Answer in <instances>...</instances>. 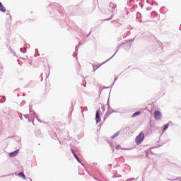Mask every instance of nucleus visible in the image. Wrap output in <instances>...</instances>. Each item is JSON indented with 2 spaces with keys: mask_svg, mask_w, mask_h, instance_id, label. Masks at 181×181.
<instances>
[{
  "mask_svg": "<svg viewBox=\"0 0 181 181\" xmlns=\"http://www.w3.org/2000/svg\"><path fill=\"white\" fill-rule=\"evenodd\" d=\"M118 135H119V132H117V133H115V135L112 136V139H114V138H116V136H118Z\"/></svg>",
  "mask_w": 181,
  "mask_h": 181,
  "instance_id": "9b49d317",
  "label": "nucleus"
},
{
  "mask_svg": "<svg viewBox=\"0 0 181 181\" xmlns=\"http://www.w3.org/2000/svg\"><path fill=\"white\" fill-rule=\"evenodd\" d=\"M74 158L76 159V160L79 163H81V161L80 160V158L77 156V155L74 154Z\"/></svg>",
  "mask_w": 181,
  "mask_h": 181,
  "instance_id": "9d476101",
  "label": "nucleus"
},
{
  "mask_svg": "<svg viewBox=\"0 0 181 181\" xmlns=\"http://www.w3.org/2000/svg\"><path fill=\"white\" fill-rule=\"evenodd\" d=\"M169 128V124H165L163 127V132L166 131Z\"/></svg>",
  "mask_w": 181,
  "mask_h": 181,
  "instance_id": "1a4fd4ad",
  "label": "nucleus"
},
{
  "mask_svg": "<svg viewBox=\"0 0 181 181\" xmlns=\"http://www.w3.org/2000/svg\"><path fill=\"white\" fill-rule=\"evenodd\" d=\"M108 117H111V112H107V113L105 115L104 119H107V118H108Z\"/></svg>",
  "mask_w": 181,
  "mask_h": 181,
  "instance_id": "6e6552de",
  "label": "nucleus"
},
{
  "mask_svg": "<svg viewBox=\"0 0 181 181\" xmlns=\"http://www.w3.org/2000/svg\"><path fill=\"white\" fill-rule=\"evenodd\" d=\"M0 11L1 12H6V8L2 5V3H0Z\"/></svg>",
  "mask_w": 181,
  "mask_h": 181,
  "instance_id": "39448f33",
  "label": "nucleus"
},
{
  "mask_svg": "<svg viewBox=\"0 0 181 181\" xmlns=\"http://www.w3.org/2000/svg\"><path fill=\"white\" fill-rule=\"evenodd\" d=\"M139 115H141V112H136L132 115V118H135V117H138Z\"/></svg>",
  "mask_w": 181,
  "mask_h": 181,
  "instance_id": "423d86ee",
  "label": "nucleus"
},
{
  "mask_svg": "<svg viewBox=\"0 0 181 181\" xmlns=\"http://www.w3.org/2000/svg\"><path fill=\"white\" fill-rule=\"evenodd\" d=\"M110 6H112V8H115V6H114L113 4H110Z\"/></svg>",
  "mask_w": 181,
  "mask_h": 181,
  "instance_id": "ddd939ff",
  "label": "nucleus"
},
{
  "mask_svg": "<svg viewBox=\"0 0 181 181\" xmlns=\"http://www.w3.org/2000/svg\"><path fill=\"white\" fill-rule=\"evenodd\" d=\"M154 118L155 119H162V113L159 110H156L154 112Z\"/></svg>",
  "mask_w": 181,
  "mask_h": 181,
  "instance_id": "f03ea898",
  "label": "nucleus"
},
{
  "mask_svg": "<svg viewBox=\"0 0 181 181\" xmlns=\"http://www.w3.org/2000/svg\"><path fill=\"white\" fill-rule=\"evenodd\" d=\"M71 153H73L74 156L76 155V153H74V151L73 149L71 150Z\"/></svg>",
  "mask_w": 181,
  "mask_h": 181,
  "instance_id": "f8f14e48",
  "label": "nucleus"
},
{
  "mask_svg": "<svg viewBox=\"0 0 181 181\" xmlns=\"http://www.w3.org/2000/svg\"><path fill=\"white\" fill-rule=\"evenodd\" d=\"M18 176H19L20 177H23V179H26V176H25V174L23 173H20L18 174Z\"/></svg>",
  "mask_w": 181,
  "mask_h": 181,
  "instance_id": "0eeeda50",
  "label": "nucleus"
},
{
  "mask_svg": "<svg viewBox=\"0 0 181 181\" xmlns=\"http://www.w3.org/2000/svg\"><path fill=\"white\" fill-rule=\"evenodd\" d=\"M19 153V150H16L13 152H11L9 153V156L10 158H15V156H16V155H18Z\"/></svg>",
  "mask_w": 181,
  "mask_h": 181,
  "instance_id": "20e7f679",
  "label": "nucleus"
},
{
  "mask_svg": "<svg viewBox=\"0 0 181 181\" xmlns=\"http://www.w3.org/2000/svg\"><path fill=\"white\" fill-rule=\"evenodd\" d=\"M144 139H145V133L144 132H141L139 134L138 136L135 138V143L136 145H141L142 142H144Z\"/></svg>",
  "mask_w": 181,
  "mask_h": 181,
  "instance_id": "f257e3e1",
  "label": "nucleus"
},
{
  "mask_svg": "<svg viewBox=\"0 0 181 181\" xmlns=\"http://www.w3.org/2000/svg\"><path fill=\"white\" fill-rule=\"evenodd\" d=\"M111 20V18H109L107 21H110Z\"/></svg>",
  "mask_w": 181,
  "mask_h": 181,
  "instance_id": "4468645a",
  "label": "nucleus"
},
{
  "mask_svg": "<svg viewBox=\"0 0 181 181\" xmlns=\"http://www.w3.org/2000/svg\"><path fill=\"white\" fill-rule=\"evenodd\" d=\"M95 118L97 124H98V122H101V117H100V111L98 110L96 112Z\"/></svg>",
  "mask_w": 181,
  "mask_h": 181,
  "instance_id": "7ed1b4c3",
  "label": "nucleus"
}]
</instances>
